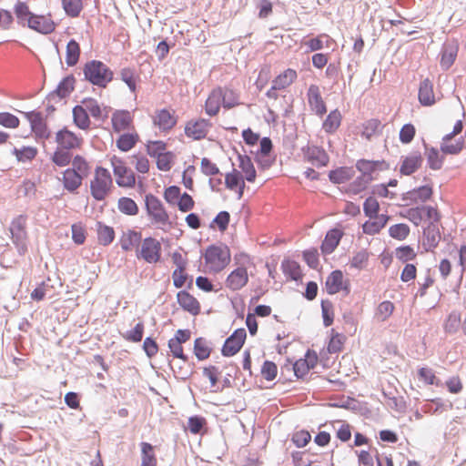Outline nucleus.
<instances>
[{
	"label": "nucleus",
	"mask_w": 466,
	"mask_h": 466,
	"mask_svg": "<svg viewBox=\"0 0 466 466\" xmlns=\"http://www.w3.org/2000/svg\"><path fill=\"white\" fill-rule=\"evenodd\" d=\"M112 127L115 132L128 129L132 124V118L128 110H116L111 117Z\"/></svg>",
	"instance_id": "nucleus-26"
},
{
	"label": "nucleus",
	"mask_w": 466,
	"mask_h": 466,
	"mask_svg": "<svg viewBox=\"0 0 466 466\" xmlns=\"http://www.w3.org/2000/svg\"><path fill=\"white\" fill-rule=\"evenodd\" d=\"M395 255L396 258L403 263L413 260L417 256L416 252L410 245H402L398 247L395 249Z\"/></svg>",
	"instance_id": "nucleus-62"
},
{
	"label": "nucleus",
	"mask_w": 466,
	"mask_h": 466,
	"mask_svg": "<svg viewBox=\"0 0 466 466\" xmlns=\"http://www.w3.org/2000/svg\"><path fill=\"white\" fill-rule=\"evenodd\" d=\"M177 301L183 310L197 316L200 313V303L187 290L182 289L177 293Z\"/></svg>",
	"instance_id": "nucleus-17"
},
{
	"label": "nucleus",
	"mask_w": 466,
	"mask_h": 466,
	"mask_svg": "<svg viewBox=\"0 0 466 466\" xmlns=\"http://www.w3.org/2000/svg\"><path fill=\"white\" fill-rule=\"evenodd\" d=\"M320 307L324 327L331 326L334 321L333 303L329 299H322Z\"/></svg>",
	"instance_id": "nucleus-55"
},
{
	"label": "nucleus",
	"mask_w": 466,
	"mask_h": 466,
	"mask_svg": "<svg viewBox=\"0 0 466 466\" xmlns=\"http://www.w3.org/2000/svg\"><path fill=\"white\" fill-rule=\"evenodd\" d=\"M280 268L287 280L302 282L303 273L300 265L294 259L284 258L280 264Z\"/></svg>",
	"instance_id": "nucleus-19"
},
{
	"label": "nucleus",
	"mask_w": 466,
	"mask_h": 466,
	"mask_svg": "<svg viewBox=\"0 0 466 466\" xmlns=\"http://www.w3.org/2000/svg\"><path fill=\"white\" fill-rule=\"evenodd\" d=\"M238 160L239 162L238 167L244 173V179L249 183H253L257 177V171L250 157L246 154L238 153Z\"/></svg>",
	"instance_id": "nucleus-32"
},
{
	"label": "nucleus",
	"mask_w": 466,
	"mask_h": 466,
	"mask_svg": "<svg viewBox=\"0 0 466 466\" xmlns=\"http://www.w3.org/2000/svg\"><path fill=\"white\" fill-rule=\"evenodd\" d=\"M244 182L245 179L242 173L236 168H233L231 172L225 175V186L229 190H236Z\"/></svg>",
	"instance_id": "nucleus-51"
},
{
	"label": "nucleus",
	"mask_w": 466,
	"mask_h": 466,
	"mask_svg": "<svg viewBox=\"0 0 466 466\" xmlns=\"http://www.w3.org/2000/svg\"><path fill=\"white\" fill-rule=\"evenodd\" d=\"M459 46L455 42H448L442 45L441 50V61L440 66L442 70H449L451 66L454 64L457 55H458Z\"/></svg>",
	"instance_id": "nucleus-21"
},
{
	"label": "nucleus",
	"mask_w": 466,
	"mask_h": 466,
	"mask_svg": "<svg viewBox=\"0 0 466 466\" xmlns=\"http://www.w3.org/2000/svg\"><path fill=\"white\" fill-rule=\"evenodd\" d=\"M297 78V72L294 69L288 68L278 76H276L272 83L281 90L290 86Z\"/></svg>",
	"instance_id": "nucleus-46"
},
{
	"label": "nucleus",
	"mask_w": 466,
	"mask_h": 466,
	"mask_svg": "<svg viewBox=\"0 0 466 466\" xmlns=\"http://www.w3.org/2000/svg\"><path fill=\"white\" fill-rule=\"evenodd\" d=\"M212 350L213 349L211 341L203 337H198L195 339L193 353L198 360L202 361L208 359Z\"/></svg>",
	"instance_id": "nucleus-29"
},
{
	"label": "nucleus",
	"mask_w": 466,
	"mask_h": 466,
	"mask_svg": "<svg viewBox=\"0 0 466 466\" xmlns=\"http://www.w3.org/2000/svg\"><path fill=\"white\" fill-rule=\"evenodd\" d=\"M418 99L421 106H431L435 103L433 85L429 78H425L420 84Z\"/></svg>",
	"instance_id": "nucleus-24"
},
{
	"label": "nucleus",
	"mask_w": 466,
	"mask_h": 466,
	"mask_svg": "<svg viewBox=\"0 0 466 466\" xmlns=\"http://www.w3.org/2000/svg\"><path fill=\"white\" fill-rule=\"evenodd\" d=\"M211 126L212 124L208 119H191L187 122L184 132L187 137L193 140H201L207 137Z\"/></svg>",
	"instance_id": "nucleus-11"
},
{
	"label": "nucleus",
	"mask_w": 466,
	"mask_h": 466,
	"mask_svg": "<svg viewBox=\"0 0 466 466\" xmlns=\"http://www.w3.org/2000/svg\"><path fill=\"white\" fill-rule=\"evenodd\" d=\"M56 142L57 143V147L60 149L72 152V150L81 147L83 138L76 136L66 127H64L56 133Z\"/></svg>",
	"instance_id": "nucleus-10"
},
{
	"label": "nucleus",
	"mask_w": 466,
	"mask_h": 466,
	"mask_svg": "<svg viewBox=\"0 0 466 466\" xmlns=\"http://www.w3.org/2000/svg\"><path fill=\"white\" fill-rule=\"evenodd\" d=\"M423 248L425 251H432L438 247L441 240V231L438 224L429 223L426 228H423Z\"/></svg>",
	"instance_id": "nucleus-22"
},
{
	"label": "nucleus",
	"mask_w": 466,
	"mask_h": 466,
	"mask_svg": "<svg viewBox=\"0 0 466 466\" xmlns=\"http://www.w3.org/2000/svg\"><path fill=\"white\" fill-rule=\"evenodd\" d=\"M145 326L143 322H137L136 326L123 334V338L130 342L137 343L143 339Z\"/></svg>",
	"instance_id": "nucleus-63"
},
{
	"label": "nucleus",
	"mask_w": 466,
	"mask_h": 466,
	"mask_svg": "<svg viewBox=\"0 0 466 466\" xmlns=\"http://www.w3.org/2000/svg\"><path fill=\"white\" fill-rule=\"evenodd\" d=\"M72 167H69L71 170L76 171L79 175L83 176L86 179L91 173V166L87 160L81 155H76L71 160Z\"/></svg>",
	"instance_id": "nucleus-42"
},
{
	"label": "nucleus",
	"mask_w": 466,
	"mask_h": 466,
	"mask_svg": "<svg viewBox=\"0 0 466 466\" xmlns=\"http://www.w3.org/2000/svg\"><path fill=\"white\" fill-rule=\"evenodd\" d=\"M363 212L370 219H373L375 217H378L380 212V204L378 200L373 197H368L363 203Z\"/></svg>",
	"instance_id": "nucleus-60"
},
{
	"label": "nucleus",
	"mask_w": 466,
	"mask_h": 466,
	"mask_svg": "<svg viewBox=\"0 0 466 466\" xmlns=\"http://www.w3.org/2000/svg\"><path fill=\"white\" fill-rule=\"evenodd\" d=\"M118 210L127 216H137L139 212V208L136 201L128 197H121L117 201Z\"/></svg>",
	"instance_id": "nucleus-45"
},
{
	"label": "nucleus",
	"mask_w": 466,
	"mask_h": 466,
	"mask_svg": "<svg viewBox=\"0 0 466 466\" xmlns=\"http://www.w3.org/2000/svg\"><path fill=\"white\" fill-rule=\"evenodd\" d=\"M204 258L206 263L210 265V269L218 273L227 267L230 261V254L228 247L223 249L212 244L206 248Z\"/></svg>",
	"instance_id": "nucleus-4"
},
{
	"label": "nucleus",
	"mask_w": 466,
	"mask_h": 466,
	"mask_svg": "<svg viewBox=\"0 0 466 466\" xmlns=\"http://www.w3.org/2000/svg\"><path fill=\"white\" fill-rule=\"evenodd\" d=\"M331 337L327 346V350L330 354L338 353L342 350L345 336L341 333H338L334 329L330 330Z\"/></svg>",
	"instance_id": "nucleus-52"
},
{
	"label": "nucleus",
	"mask_w": 466,
	"mask_h": 466,
	"mask_svg": "<svg viewBox=\"0 0 466 466\" xmlns=\"http://www.w3.org/2000/svg\"><path fill=\"white\" fill-rule=\"evenodd\" d=\"M96 231L98 243L104 247L109 246L116 238L114 228L102 221L96 222Z\"/></svg>",
	"instance_id": "nucleus-27"
},
{
	"label": "nucleus",
	"mask_w": 466,
	"mask_h": 466,
	"mask_svg": "<svg viewBox=\"0 0 466 466\" xmlns=\"http://www.w3.org/2000/svg\"><path fill=\"white\" fill-rule=\"evenodd\" d=\"M363 130L361 136L366 139L370 140L372 137L379 136L382 133L385 124L378 118H370L362 124Z\"/></svg>",
	"instance_id": "nucleus-34"
},
{
	"label": "nucleus",
	"mask_w": 466,
	"mask_h": 466,
	"mask_svg": "<svg viewBox=\"0 0 466 466\" xmlns=\"http://www.w3.org/2000/svg\"><path fill=\"white\" fill-rule=\"evenodd\" d=\"M410 232V227L405 223H398L390 227L389 235L397 240H404Z\"/></svg>",
	"instance_id": "nucleus-57"
},
{
	"label": "nucleus",
	"mask_w": 466,
	"mask_h": 466,
	"mask_svg": "<svg viewBox=\"0 0 466 466\" xmlns=\"http://www.w3.org/2000/svg\"><path fill=\"white\" fill-rule=\"evenodd\" d=\"M220 87L213 89L208 96L205 103V112L209 116H215L218 114L221 104Z\"/></svg>",
	"instance_id": "nucleus-33"
},
{
	"label": "nucleus",
	"mask_w": 466,
	"mask_h": 466,
	"mask_svg": "<svg viewBox=\"0 0 466 466\" xmlns=\"http://www.w3.org/2000/svg\"><path fill=\"white\" fill-rule=\"evenodd\" d=\"M355 175L353 167H339L329 172V179L331 183L339 185L350 180Z\"/></svg>",
	"instance_id": "nucleus-28"
},
{
	"label": "nucleus",
	"mask_w": 466,
	"mask_h": 466,
	"mask_svg": "<svg viewBox=\"0 0 466 466\" xmlns=\"http://www.w3.org/2000/svg\"><path fill=\"white\" fill-rule=\"evenodd\" d=\"M83 74L86 81L100 88H106L114 79L111 68L96 59L89 60L84 65Z\"/></svg>",
	"instance_id": "nucleus-1"
},
{
	"label": "nucleus",
	"mask_w": 466,
	"mask_h": 466,
	"mask_svg": "<svg viewBox=\"0 0 466 466\" xmlns=\"http://www.w3.org/2000/svg\"><path fill=\"white\" fill-rule=\"evenodd\" d=\"M343 279V272L340 269L332 270L325 281L327 293L329 295H334L340 292Z\"/></svg>",
	"instance_id": "nucleus-30"
},
{
	"label": "nucleus",
	"mask_w": 466,
	"mask_h": 466,
	"mask_svg": "<svg viewBox=\"0 0 466 466\" xmlns=\"http://www.w3.org/2000/svg\"><path fill=\"white\" fill-rule=\"evenodd\" d=\"M86 105V109L96 120H104L107 116L103 115L102 109L98 102L92 97H86L82 100Z\"/></svg>",
	"instance_id": "nucleus-50"
},
{
	"label": "nucleus",
	"mask_w": 466,
	"mask_h": 466,
	"mask_svg": "<svg viewBox=\"0 0 466 466\" xmlns=\"http://www.w3.org/2000/svg\"><path fill=\"white\" fill-rule=\"evenodd\" d=\"M207 426V420L201 415H192L187 420V430L192 434H199Z\"/></svg>",
	"instance_id": "nucleus-56"
},
{
	"label": "nucleus",
	"mask_w": 466,
	"mask_h": 466,
	"mask_svg": "<svg viewBox=\"0 0 466 466\" xmlns=\"http://www.w3.org/2000/svg\"><path fill=\"white\" fill-rule=\"evenodd\" d=\"M423 157L420 151H413L410 155L401 157L400 173L401 176L414 174L422 165Z\"/></svg>",
	"instance_id": "nucleus-15"
},
{
	"label": "nucleus",
	"mask_w": 466,
	"mask_h": 466,
	"mask_svg": "<svg viewBox=\"0 0 466 466\" xmlns=\"http://www.w3.org/2000/svg\"><path fill=\"white\" fill-rule=\"evenodd\" d=\"M177 118L167 108L158 110L153 119L154 125L164 132L171 130L177 125Z\"/></svg>",
	"instance_id": "nucleus-25"
},
{
	"label": "nucleus",
	"mask_w": 466,
	"mask_h": 466,
	"mask_svg": "<svg viewBox=\"0 0 466 466\" xmlns=\"http://www.w3.org/2000/svg\"><path fill=\"white\" fill-rule=\"evenodd\" d=\"M176 155L172 151H165L157 158V167L160 171H169L174 164Z\"/></svg>",
	"instance_id": "nucleus-58"
},
{
	"label": "nucleus",
	"mask_w": 466,
	"mask_h": 466,
	"mask_svg": "<svg viewBox=\"0 0 466 466\" xmlns=\"http://www.w3.org/2000/svg\"><path fill=\"white\" fill-rule=\"evenodd\" d=\"M139 136L137 133H123L116 141V147L122 152H127L131 150L138 142Z\"/></svg>",
	"instance_id": "nucleus-37"
},
{
	"label": "nucleus",
	"mask_w": 466,
	"mask_h": 466,
	"mask_svg": "<svg viewBox=\"0 0 466 466\" xmlns=\"http://www.w3.org/2000/svg\"><path fill=\"white\" fill-rule=\"evenodd\" d=\"M419 380L425 382L427 385H435L437 387L442 386L441 380L437 378L431 368L421 367L418 370Z\"/></svg>",
	"instance_id": "nucleus-53"
},
{
	"label": "nucleus",
	"mask_w": 466,
	"mask_h": 466,
	"mask_svg": "<svg viewBox=\"0 0 466 466\" xmlns=\"http://www.w3.org/2000/svg\"><path fill=\"white\" fill-rule=\"evenodd\" d=\"M142 241V234L134 229H128L120 238V246L124 251H129L133 247H137Z\"/></svg>",
	"instance_id": "nucleus-36"
},
{
	"label": "nucleus",
	"mask_w": 466,
	"mask_h": 466,
	"mask_svg": "<svg viewBox=\"0 0 466 466\" xmlns=\"http://www.w3.org/2000/svg\"><path fill=\"white\" fill-rule=\"evenodd\" d=\"M423 146L426 149L428 166L432 170H440L444 162V155L440 153V149L429 145L423 140Z\"/></svg>",
	"instance_id": "nucleus-31"
},
{
	"label": "nucleus",
	"mask_w": 466,
	"mask_h": 466,
	"mask_svg": "<svg viewBox=\"0 0 466 466\" xmlns=\"http://www.w3.org/2000/svg\"><path fill=\"white\" fill-rule=\"evenodd\" d=\"M81 54L80 45L78 42L72 38L70 39L66 47V63L68 66H74L78 63Z\"/></svg>",
	"instance_id": "nucleus-39"
},
{
	"label": "nucleus",
	"mask_w": 466,
	"mask_h": 466,
	"mask_svg": "<svg viewBox=\"0 0 466 466\" xmlns=\"http://www.w3.org/2000/svg\"><path fill=\"white\" fill-rule=\"evenodd\" d=\"M344 233L338 228H330L327 231L324 239L320 245V250L324 255H329L337 248Z\"/></svg>",
	"instance_id": "nucleus-18"
},
{
	"label": "nucleus",
	"mask_w": 466,
	"mask_h": 466,
	"mask_svg": "<svg viewBox=\"0 0 466 466\" xmlns=\"http://www.w3.org/2000/svg\"><path fill=\"white\" fill-rule=\"evenodd\" d=\"M230 222V214L226 210L219 211L216 217L213 218L212 222L209 225L210 228H214L216 225L219 231L224 232L228 229Z\"/></svg>",
	"instance_id": "nucleus-59"
},
{
	"label": "nucleus",
	"mask_w": 466,
	"mask_h": 466,
	"mask_svg": "<svg viewBox=\"0 0 466 466\" xmlns=\"http://www.w3.org/2000/svg\"><path fill=\"white\" fill-rule=\"evenodd\" d=\"M113 173L116 177V183L120 187L132 188L136 185V177L134 172L125 166L123 159L113 156L110 159Z\"/></svg>",
	"instance_id": "nucleus-6"
},
{
	"label": "nucleus",
	"mask_w": 466,
	"mask_h": 466,
	"mask_svg": "<svg viewBox=\"0 0 466 466\" xmlns=\"http://www.w3.org/2000/svg\"><path fill=\"white\" fill-rule=\"evenodd\" d=\"M415 135L416 128L414 125L411 123H406L400 130L399 139L402 144L407 145L414 139Z\"/></svg>",
	"instance_id": "nucleus-64"
},
{
	"label": "nucleus",
	"mask_w": 466,
	"mask_h": 466,
	"mask_svg": "<svg viewBox=\"0 0 466 466\" xmlns=\"http://www.w3.org/2000/svg\"><path fill=\"white\" fill-rule=\"evenodd\" d=\"M14 13L16 16L17 23L25 27L28 20L33 16L35 13L31 12L25 2L18 1L14 7Z\"/></svg>",
	"instance_id": "nucleus-43"
},
{
	"label": "nucleus",
	"mask_w": 466,
	"mask_h": 466,
	"mask_svg": "<svg viewBox=\"0 0 466 466\" xmlns=\"http://www.w3.org/2000/svg\"><path fill=\"white\" fill-rule=\"evenodd\" d=\"M161 251L160 242L153 237H147L142 240L141 249L137 257L150 264L157 263L160 260Z\"/></svg>",
	"instance_id": "nucleus-8"
},
{
	"label": "nucleus",
	"mask_w": 466,
	"mask_h": 466,
	"mask_svg": "<svg viewBox=\"0 0 466 466\" xmlns=\"http://www.w3.org/2000/svg\"><path fill=\"white\" fill-rule=\"evenodd\" d=\"M247 339V332L244 328L235 329L224 341L221 348L223 357L235 356L243 347Z\"/></svg>",
	"instance_id": "nucleus-7"
},
{
	"label": "nucleus",
	"mask_w": 466,
	"mask_h": 466,
	"mask_svg": "<svg viewBox=\"0 0 466 466\" xmlns=\"http://www.w3.org/2000/svg\"><path fill=\"white\" fill-rule=\"evenodd\" d=\"M73 122L74 124L82 130H86L90 127V118L86 109L81 106L76 105L73 107Z\"/></svg>",
	"instance_id": "nucleus-35"
},
{
	"label": "nucleus",
	"mask_w": 466,
	"mask_h": 466,
	"mask_svg": "<svg viewBox=\"0 0 466 466\" xmlns=\"http://www.w3.org/2000/svg\"><path fill=\"white\" fill-rule=\"evenodd\" d=\"M27 218V215L20 214L12 219L9 226L11 239L19 256H25L28 251Z\"/></svg>",
	"instance_id": "nucleus-2"
},
{
	"label": "nucleus",
	"mask_w": 466,
	"mask_h": 466,
	"mask_svg": "<svg viewBox=\"0 0 466 466\" xmlns=\"http://www.w3.org/2000/svg\"><path fill=\"white\" fill-rule=\"evenodd\" d=\"M25 117L29 121L31 131L35 134L36 138L48 139L51 132L43 116L42 112L32 110L28 112H22Z\"/></svg>",
	"instance_id": "nucleus-9"
},
{
	"label": "nucleus",
	"mask_w": 466,
	"mask_h": 466,
	"mask_svg": "<svg viewBox=\"0 0 466 466\" xmlns=\"http://www.w3.org/2000/svg\"><path fill=\"white\" fill-rule=\"evenodd\" d=\"M84 179L83 176L68 167L63 171V187L69 193H76L81 187Z\"/></svg>",
	"instance_id": "nucleus-23"
},
{
	"label": "nucleus",
	"mask_w": 466,
	"mask_h": 466,
	"mask_svg": "<svg viewBox=\"0 0 466 466\" xmlns=\"http://www.w3.org/2000/svg\"><path fill=\"white\" fill-rule=\"evenodd\" d=\"M73 153L65 149L56 147L55 152L50 157L52 163L59 167H64L71 163Z\"/></svg>",
	"instance_id": "nucleus-48"
},
{
	"label": "nucleus",
	"mask_w": 466,
	"mask_h": 466,
	"mask_svg": "<svg viewBox=\"0 0 466 466\" xmlns=\"http://www.w3.org/2000/svg\"><path fill=\"white\" fill-rule=\"evenodd\" d=\"M342 116L339 109H334L329 113L326 119L322 123V129L327 134H333L339 127Z\"/></svg>",
	"instance_id": "nucleus-40"
},
{
	"label": "nucleus",
	"mask_w": 466,
	"mask_h": 466,
	"mask_svg": "<svg viewBox=\"0 0 466 466\" xmlns=\"http://www.w3.org/2000/svg\"><path fill=\"white\" fill-rule=\"evenodd\" d=\"M374 179L373 177L358 176L348 187L346 193L358 195L367 188L368 185Z\"/></svg>",
	"instance_id": "nucleus-47"
},
{
	"label": "nucleus",
	"mask_w": 466,
	"mask_h": 466,
	"mask_svg": "<svg viewBox=\"0 0 466 466\" xmlns=\"http://www.w3.org/2000/svg\"><path fill=\"white\" fill-rule=\"evenodd\" d=\"M62 6L67 16L75 18L83 9V2L82 0H62Z\"/></svg>",
	"instance_id": "nucleus-54"
},
{
	"label": "nucleus",
	"mask_w": 466,
	"mask_h": 466,
	"mask_svg": "<svg viewBox=\"0 0 466 466\" xmlns=\"http://www.w3.org/2000/svg\"><path fill=\"white\" fill-rule=\"evenodd\" d=\"M307 95L309 105L315 114L319 116L325 115L327 113V106L320 95L319 86L310 85Z\"/></svg>",
	"instance_id": "nucleus-20"
},
{
	"label": "nucleus",
	"mask_w": 466,
	"mask_h": 466,
	"mask_svg": "<svg viewBox=\"0 0 466 466\" xmlns=\"http://www.w3.org/2000/svg\"><path fill=\"white\" fill-rule=\"evenodd\" d=\"M303 157L317 167L328 165L329 157L322 147L306 145L301 147Z\"/></svg>",
	"instance_id": "nucleus-12"
},
{
	"label": "nucleus",
	"mask_w": 466,
	"mask_h": 466,
	"mask_svg": "<svg viewBox=\"0 0 466 466\" xmlns=\"http://www.w3.org/2000/svg\"><path fill=\"white\" fill-rule=\"evenodd\" d=\"M75 83L76 78L74 75H67L61 79L56 89L48 93L46 99L51 101L55 99V97H58L59 99L68 97L75 89Z\"/></svg>",
	"instance_id": "nucleus-14"
},
{
	"label": "nucleus",
	"mask_w": 466,
	"mask_h": 466,
	"mask_svg": "<svg viewBox=\"0 0 466 466\" xmlns=\"http://www.w3.org/2000/svg\"><path fill=\"white\" fill-rule=\"evenodd\" d=\"M113 179L107 168L97 166L90 182V194L96 201L105 200L111 192Z\"/></svg>",
	"instance_id": "nucleus-3"
},
{
	"label": "nucleus",
	"mask_w": 466,
	"mask_h": 466,
	"mask_svg": "<svg viewBox=\"0 0 466 466\" xmlns=\"http://www.w3.org/2000/svg\"><path fill=\"white\" fill-rule=\"evenodd\" d=\"M141 448V465L140 466H157V461L155 453V446L149 442H140Z\"/></svg>",
	"instance_id": "nucleus-38"
},
{
	"label": "nucleus",
	"mask_w": 466,
	"mask_h": 466,
	"mask_svg": "<svg viewBox=\"0 0 466 466\" xmlns=\"http://www.w3.org/2000/svg\"><path fill=\"white\" fill-rule=\"evenodd\" d=\"M56 23L48 16L34 14L25 26L42 35H49L56 29Z\"/></svg>",
	"instance_id": "nucleus-13"
},
{
	"label": "nucleus",
	"mask_w": 466,
	"mask_h": 466,
	"mask_svg": "<svg viewBox=\"0 0 466 466\" xmlns=\"http://www.w3.org/2000/svg\"><path fill=\"white\" fill-rule=\"evenodd\" d=\"M145 208L147 215L153 223L161 225L171 224L163 203L154 194L148 193L145 196Z\"/></svg>",
	"instance_id": "nucleus-5"
},
{
	"label": "nucleus",
	"mask_w": 466,
	"mask_h": 466,
	"mask_svg": "<svg viewBox=\"0 0 466 466\" xmlns=\"http://www.w3.org/2000/svg\"><path fill=\"white\" fill-rule=\"evenodd\" d=\"M120 79L127 86L131 93L137 91V82L139 79V76L136 70L131 67H124L119 72Z\"/></svg>",
	"instance_id": "nucleus-44"
},
{
	"label": "nucleus",
	"mask_w": 466,
	"mask_h": 466,
	"mask_svg": "<svg viewBox=\"0 0 466 466\" xmlns=\"http://www.w3.org/2000/svg\"><path fill=\"white\" fill-rule=\"evenodd\" d=\"M248 282V270L245 267H238L232 270L226 279V287L237 291L245 287Z\"/></svg>",
	"instance_id": "nucleus-16"
},
{
	"label": "nucleus",
	"mask_w": 466,
	"mask_h": 466,
	"mask_svg": "<svg viewBox=\"0 0 466 466\" xmlns=\"http://www.w3.org/2000/svg\"><path fill=\"white\" fill-rule=\"evenodd\" d=\"M461 316L459 311L452 310L446 318L443 329L447 334H455L460 328L461 329Z\"/></svg>",
	"instance_id": "nucleus-41"
},
{
	"label": "nucleus",
	"mask_w": 466,
	"mask_h": 466,
	"mask_svg": "<svg viewBox=\"0 0 466 466\" xmlns=\"http://www.w3.org/2000/svg\"><path fill=\"white\" fill-rule=\"evenodd\" d=\"M167 148V143L162 140H150L147 144V153L153 158H157Z\"/></svg>",
	"instance_id": "nucleus-61"
},
{
	"label": "nucleus",
	"mask_w": 466,
	"mask_h": 466,
	"mask_svg": "<svg viewBox=\"0 0 466 466\" xmlns=\"http://www.w3.org/2000/svg\"><path fill=\"white\" fill-rule=\"evenodd\" d=\"M220 99L222 106L226 109H230L238 106V95L231 88L223 89L220 87Z\"/></svg>",
	"instance_id": "nucleus-49"
}]
</instances>
